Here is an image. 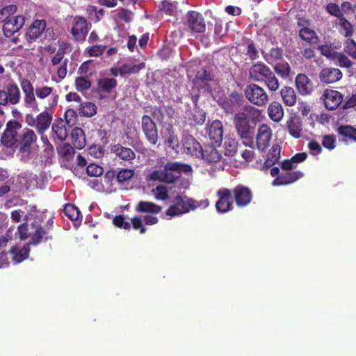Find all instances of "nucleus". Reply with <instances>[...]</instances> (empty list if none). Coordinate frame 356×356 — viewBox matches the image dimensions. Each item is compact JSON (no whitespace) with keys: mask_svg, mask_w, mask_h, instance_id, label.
Instances as JSON below:
<instances>
[{"mask_svg":"<svg viewBox=\"0 0 356 356\" xmlns=\"http://www.w3.org/2000/svg\"><path fill=\"white\" fill-rule=\"evenodd\" d=\"M245 102L243 95L241 92L233 91L229 96L221 103L222 108L227 112L236 113L234 118V124L236 130L242 140L245 139Z\"/></svg>","mask_w":356,"mask_h":356,"instance_id":"f257e3e1","label":"nucleus"},{"mask_svg":"<svg viewBox=\"0 0 356 356\" xmlns=\"http://www.w3.org/2000/svg\"><path fill=\"white\" fill-rule=\"evenodd\" d=\"M191 165L177 161L168 162L163 170H154L150 175L154 181H159L167 184H173L177 181L182 173L192 172Z\"/></svg>","mask_w":356,"mask_h":356,"instance_id":"f03ea898","label":"nucleus"},{"mask_svg":"<svg viewBox=\"0 0 356 356\" xmlns=\"http://www.w3.org/2000/svg\"><path fill=\"white\" fill-rule=\"evenodd\" d=\"M250 79L258 82H265L271 91H276L280 87V83L270 67L264 63L258 62L249 69Z\"/></svg>","mask_w":356,"mask_h":356,"instance_id":"7ed1b4c3","label":"nucleus"},{"mask_svg":"<svg viewBox=\"0 0 356 356\" xmlns=\"http://www.w3.org/2000/svg\"><path fill=\"white\" fill-rule=\"evenodd\" d=\"M200 206V204L197 201L186 195H177L174 197L173 204L166 210L165 214L171 217L180 216L191 210H194Z\"/></svg>","mask_w":356,"mask_h":356,"instance_id":"20e7f679","label":"nucleus"},{"mask_svg":"<svg viewBox=\"0 0 356 356\" xmlns=\"http://www.w3.org/2000/svg\"><path fill=\"white\" fill-rule=\"evenodd\" d=\"M22 128V124L16 120H9L6 123V127L1 135V144L10 148L17 147L19 143V136L17 131Z\"/></svg>","mask_w":356,"mask_h":356,"instance_id":"39448f33","label":"nucleus"},{"mask_svg":"<svg viewBox=\"0 0 356 356\" xmlns=\"http://www.w3.org/2000/svg\"><path fill=\"white\" fill-rule=\"evenodd\" d=\"M246 99L254 105L264 106L268 102V95L263 87L250 83L246 86Z\"/></svg>","mask_w":356,"mask_h":356,"instance_id":"423d86ee","label":"nucleus"},{"mask_svg":"<svg viewBox=\"0 0 356 356\" xmlns=\"http://www.w3.org/2000/svg\"><path fill=\"white\" fill-rule=\"evenodd\" d=\"M20 90L18 86L14 83H10L0 90V104L8 105V104L15 105L20 101Z\"/></svg>","mask_w":356,"mask_h":356,"instance_id":"0eeeda50","label":"nucleus"},{"mask_svg":"<svg viewBox=\"0 0 356 356\" xmlns=\"http://www.w3.org/2000/svg\"><path fill=\"white\" fill-rule=\"evenodd\" d=\"M141 128L147 140L152 145H156L159 140L158 129L150 116L145 115L142 117Z\"/></svg>","mask_w":356,"mask_h":356,"instance_id":"6e6552de","label":"nucleus"},{"mask_svg":"<svg viewBox=\"0 0 356 356\" xmlns=\"http://www.w3.org/2000/svg\"><path fill=\"white\" fill-rule=\"evenodd\" d=\"M186 25L193 33H202L206 30V24L202 15L195 10L186 13Z\"/></svg>","mask_w":356,"mask_h":356,"instance_id":"1a4fd4ad","label":"nucleus"},{"mask_svg":"<svg viewBox=\"0 0 356 356\" xmlns=\"http://www.w3.org/2000/svg\"><path fill=\"white\" fill-rule=\"evenodd\" d=\"M89 30L87 20L83 17L76 16L74 18L70 33L76 42H83Z\"/></svg>","mask_w":356,"mask_h":356,"instance_id":"9d476101","label":"nucleus"},{"mask_svg":"<svg viewBox=\"0 0 356 356\" xmlns=\"http://www.w3.org/2000/svg\"><path fill=\"white\" fill-rule=\"evenodd\" d=\"M281 149L282 147L279 144H273L266 155L265 161L261 163V159L259 161L257 160L255 168L261 170H266L271 168L280 160Z\"/></svg>","mask_w":356,"mask_h":356,"instance_id":"9b49d317","label":"nucleus"},{"mask_svg":"<svg viewBox=\"0 0 356 356\" xmlns=\"http://www.w3.org/2000/svg\"><path fill=\"white\" fill-rule=\"evenodd\" d=\"M321 99L327 110L334 111L341 104L343 95L337 90L327 88L324 90Z\"/></svg>","mask_w":356,"mask_h":356,"instance_id":"f8f14e48","label":"nucleus"},{"mask_svg":"<svg viewBox=\"0 0 356 356\" xmlns=\"http://www.w3.org/2000/svg\"><path fill=\"white\" fill-rule=\"evenodd\" d=\"M218 201L216 203V208L219 213H226L232 210V191L229 189L222 188L217 191Z\"/></svg>","mask_w":356,"mask_h":356,"instance_id":"ddd939ff","label":"nucleus"},{"mask_svg":"<svg viewBox=\"0 0 356 356\" xmlns=\"http://www.w3.org/2000/svg\"><path fill=\"white\" fill-rule=\"evenodd\" d=\"M182 148L184 153L196 158L202 154V147L191 134L186 135L182 139Z\"/></svg>","mask_w":356,"mask_h":356,"instance_id":"4468645a","label":"nucleus"},{"mask_svg":"<svg viewBox=\"0 0 356 356\" xmlns=\"http://www.w3.org/2000/svg\"><path fill=\"white\" fill-rule=\"evenodd\" d=\"M26 19L23 15H17L6 20L3 25V32L6 37H11L24 25Z\"/></svg>","mask_w":356,"mask_h":356,"instance_id":"2eb2a0df","label":"nucleus"},{"mask_svg":"<svg viewBox=\"0 0 356 356\" xmlns=\"http://www.w3.org/2000/svg\"><path fill=\"white\" fill-rule=\"evenodd\" d=\"M29 117H31L33 121V125L35 127L38 132L40 134H44L49 129L52 122V114L47 111H44L38 114L35 118H33L32 115H27V120Z\"/></svg>","mask_w":356,"mask_h":356,"instance_id":"dca6fc26","label":"nucleus"},{"mask_svg":"<svg viewBox=\"0 0 356 356\" xmlns=\"http://www.w3.org/2000/svg\"><path fill=\"white\" fill-rule=\"evenodd\" d=\"M110 151L116 159L124 161L131 162L136 158V153L133 149L124 147L120 143L111 145Z\"/></svg>","mask_w":356,"mask_h":356,"instance_id":"f3484780","label":"nucleus"},{"mask_svg":"<svg viewBox=\"0 0 356 356\" xmlns=\"http://www.w3.org/2000/svg\"><path fill=\"white\" fill-rule=\"evenodd\" d=\"M272 138V130L267 124L259 127L257 135V147L259 150L264 152L268 147Z\"/></svg>","mask_w":356,"mask_h":356,"instance_id":"a211bd4d","label":"nucleus"},{"mask_svg":"<svg viewBox=\"0 0 356 356\" xmlns=\"http://www.w3.org/2000/svg\"><path fill=\"white\" fill-rule=\"evenodd\" d=\"M52 239L53 236L49 234V232L42 225V218L39 216L32 241H29V242L33 245H37L43 241Z\"/></svg>","mask_w":356,"mask_h":356,"instance_id":"6ab92c4d","label":"nucleus"},{"mask_svg":"<svg viewBox=\"0 0 356 356\" xmlns=\"http://www.w3.org/2000/svg\"><path fill=\"white\" fill-rule=\"evenodd\" d=\"M303 173L300 171H284L281 172L280 175L277 177L273 181L274 186H284L292 184L301 177Z\"/></svg>","mask_w":356,"mask_h":356,"instance_id":"aec40b11","label":"nucleus"},{"mask_svg":"<svg viewBox=\"0 0 356 356\" xmlns=\"http://www.w3.org/2000/svg\"><path fill=\"white\" fill-rule=\"evenodd\" d=\"M342 72L338 68L325 67L319 74L321 82L330 84L339 81L342 78Z\"/></svg>","mask_w":356,"mask_h":356,"instance_id":"412c9836","label":"nucleus"},{"mask_svg":"<svg viewBox=\"0 0 356 356\" xmlns=\"http://www.w3.org/2000/svg\"><path fill=\"white\" fill-rule=\"evenodd\" d=\"M286 129L289 134L295 138H299L302 136V122L300 118L296 114L291 115L286 122Z\"/></svg>","mask_w":356,"mask_h":356,"instance_id":"4be33fe9","label":"nucleus"},{"mask_svg":"<svg viewBox=\"0 0 356 356\" xmlns=\"http://www.w3.org/2000/svg\"><path fill=\"white\" fill-rule=\"evenodd\" d=\"M298 92L302 95H309L313 91V83L309 77L304 74H298L295 80Z\"/></svg>","mask_w":356,"mask_h":356,"instance_id":"5701e85b","label":"nucleus"},{"mask_svg":"<svg viewBox=\"0 0 356 356\" xmlns=\"http://www.w3.org/2000/svg\"><path fill=\"white\" fill-rule=\"evenodd\" d=\"M208 135L213 143L220 144L223 138V125L221 121L214 120L210 125Z\"/></svg>","mask_w":356,"mask_h":356,"instance_id":"b1692460","label":"nucleus"},{"mask_svg":"<svg viewBox=\"0 0 356 356\" xmlns=\"http://www.w3.org/2000/svg\"><path fill=\"white\" fill-rule=\"evenodd\" d=\"M260 120V111L252 106H246V124L250 122L255 123L257 122H259ZM248 133L249 131L248 130V127H246V147L250 146V147H252L253 141L248 137Z\"/></svg>","mask_w":356,"mask_h":356,"instance_id":"393cba45","label":"nucleus"},{"mask_svg":"<svg viewBox=\"0 0 356 356\" xmlns=\"http://www.w3.org/2000/svg\"><path fill=\"white\" fill-rule=\"evenodd\" d=\"M38 216H36L31 223H23L20 225L17 228V232L19 237L21 240H26L30 238V241H32L33 233L36 228V225L38 220Z\"/></svg>","mask_w":356,"mask_h":356,"instance_id":"a878e982","label":"nucleus"},{"mask_svg":"<svg viewBox=\"0 0 356 356\" xmlns=\"http://www.w3.org/2000/svg\"><path fill=\"white\" fill-rule=\"evenodd\" d=\"M200 158L208 163H212L218 162L222 155L213 145H205L202 147V154H200Z\"/></svg>","mask_w":356,"mask_h":356,"instance_id":"bb28decb","label":"nucleus"},{"mask_svg":"<svg viewBox=\"0 0 356 356\" xmlns=\"http://www.w3.org/2000/svg\"><path fill=\"white\" fill-rule=\"evenodd\" d=\"M46 28V21L44 19H36L29 26L26 35L30 40L38 38ZM30 42L31 41H29Z\"/></svg>","mask_w":356,"mask_h":356,"instance_id":"cd10ccee","label":"nucleus"},{"mask_svg":"<svg viewBox=\"0 0 356 356\" xmlns=\"http://www.w3.org/2000/svg\"><path fill=\"white\" fill-rule=\"evenodd\" d=\"M337 131L346 143H356V128L348 124L339 125Z\"/></svg>","mask_w":356,"mask_h":356,"instance_id":"c85d7f7f","label":"nucleus"},{"mask_svg":"<svg viewBox=\"0 0 356 356\" xmlns=\"http://www.w3.org/2000/svg\"><path fill=\"white\" fill-rule=\"evenodd\" d=\"M51 131L54 134V139L60 142L64 141L67 137V131L64 121L61 118L55 120L51 125Z\"/></svg>","mask_w":356,"mask_h":356,"instance_id":"c756f323","label":"nucleus"},{"mask_svg":"<svg viewBox=\"0 0 356 356\" xmlns=\"http://www.w3.org/2000/svg\"><path fill=\"white\" fill-rule=\"evenodd\" d=\"M31 245L32 244L29 242L23 247L14 246L10 249V252L15 263H19L29 257Z\"/></svg>","mask_w":356,"mask_h":356,"instance_id":"7c9ffc66","label":"nucleus"},{"mask_svg":"<svg viewBox=\"0 0 356 356\" xmlns=\"http://www.w3.org/2000/svg\"><path fill=\"white\" fill-rule=\"evenodd\" d=\"M72 143L74 148L83 149L86 144L84 131L79 127H74L71 131Z\"/></svg>","mask_w":356,"mask_h":356,"instance_id":"2f4dec72","label":"nucleus"},{"mask_svg":"<svg viewBox=\"0 0 356 356\" xmlns=\"http://www.w3.org/2000/svg\"><path fill=\"white\" fill-rule=\"evenodd\" d=\"M268 115L273 121L280 122L284 117V109L282 104L278 102H271L268 107Z\"/></svg>","mask_w":356,"mask_h":356,"instance_id":"473e14b6","label":"nucleus"},{"mask_svg":"<svg viewBox=\"0 0 356 356\" xmlns=\"http://www.w3.org/2000/svg\"><path fill=\"white\" fill-rule=\"evenodd\" d=\"M135 210L139 213L157 214L161 211L162 207L152 202L140 201L136 205Z\"/></svg>","mask_w":356,"mask_h":356,"instance_id":"72a5a7b5","label":"nucleus"},{"mask_svg":"<svg viewBox=\"0 0 356 356\" xmlns=\"http://www.w3.org/2000/svg\"><path fill=\"white\" fill-rule=\"evenodd\" d=\"M72 45L69 42H62L58 44V49L56 54L51 58V64L57 65L60 63L64 58L65 54L72 51Z\"/></svg>","mask_w":356,"mask_h":356,"instance_id":"f704fd0d","label":"nucleus"},{"mask_svg":"<svg viewBox=\"0 0 356 356\" xmlns=\"http://www.w3.org/2000/svg\"><path fill=\"white\" fill-rule=\"evenodd\" d=\"M280 95L286 106H293L296 104L297 97L293 88L289 86L283 87L280 91Z\"/></svg>","mask_w":356,"mask_h":356,"instance_id":"c9c22d12","label":"nucleus"},{"mask_svg":"<svg viewBox=\"0 0 356 356\" xmlns=\"http://www.w3.org/2000/svg\"><path fill=\"white\" fill-rule=\"evenodd\" d=\"M135 174L134 170L133 169H122L119 172L116 170H110L106 173V177H116L117 181L120 183H122L127 180H129L134 177Z\"/></svg>","mask_w":356,"mask_h":356,"instance_id":"e433bc0d","label":"nucleus"},{"mask_svg":"<svg viewBox=\"0 0 356 356\" xmlns=\"http://www.w3.org/2000/svg\"><path fill=\"white\" fill-rule=\"evenodd\" d=\"M298 35L301 40L310 44H316L319 42V38L316 33L308 27L300 29Z\"/></svg>","mask_w":356,"mask_h":356,"instance_id":"4c0bfd02","label":"nucleus"},{"mask_svg":"<svg viewBox=\"0 0 356 356\" xmlns=\"http://www.w3.org/2000/svg\"><path fill=\"white\" fill-rule=\"evenodd\" d=\"M118 81L114 78H102L97 81V86L105 93H111L115 89Z\"/></svg>","mask_w":356,"mask_h":356,"instance_id":"58836bf2","label":"nucleus"},{"mask_svg":"<svg viewBox=\"0 0 356 356\" xmlns=\"http://www.w3.org/2000/svg\"><path fill=\"white\" fill-rule=\"evenodd\" d=\"M145 67V63L142 62L138 65L125 63L120 66V75L124 76L132 74H138L141 70Z\"/></svg>","mask_w":356,"mask_h":356,"instance_id":"ea45409f","label":"nucleus"},{"mask_svg":"<svg viewBox=\"0 0 356 356\" xmlns=\"http://www.w3.org/2000/svg\"><path fill=\"white\" fill-rule=\"evenodd\" d=\"M36 139L37 136L35 132L31 129H26L22 134L19 135L18 146L30 147L33 143L36 141Z\"/></svg>","mask_w":356,"mask_h":356,"instance_id":"a19ab883","label":"nucleus"},{"mask_svg":"<svg viewBox=\"0 0 356 356\" xmlns=\"http://www.w3.org/2000/svg\"><path fill=\"white\" fill-rule=\"evenodd\" d=\"M97 113V106L92 102H84L80 105L79 114L81 116L90 118Z\"/></svg>","mask_w":356,"mask_h":356,"instance_id":"79ce46f5","label":"nucleus"},{"mask_svg":"<svg viewBox=\"0 0 356 356\" xmlns=\"http://www.w3.org/2000/svg\"><path fill=\"white\" fill-rule=\"evenodd\" d=\"M275 72L282 79H286L290 76L291 68L286 61L277 63L274 66Z\"/></svg>","mask_w":356,"mask_h":356,"instance_id":"37998d69","label":"nucleus"},{"mask_svg":"<svg viewBox=\"0 0 356 356\" xmlns=\"http://www.w3.org/2000/svg\"><path fill=\"white\" fill-rule=\"evenodd\" d=\"M344 52H337L333 61L342 68L349 69L353 65V63L348 58Z\"/></svg>","mask_w":356,"mask_h":356,"instance_id":"c03bdc74","label":"nucleus"},{"mask_svg":"<svg viewBox=\"0 0 356 356\" xmlns=\"http://www.w3.org/2000/svg\"><path fill=\"white\" fill-rule=\"evenodd\" d=\"M63 212L72 221L79 220L80 216H81L79 209L72 204H66L64 207Z\"/></svg>","mask_w":356,"mask_h":356,"instance_id":"a18cd8bd","label":"nucleus"},{"mask_svg":"<svg viewBox=\"0 0 356 356\" xmlns=\"http://www.w3.org/2000/svg\"><path fill=\"white\" fill-rule=\"evenodd\" d=\"M35 95L34 92L24 94V102L26 107L31 108L34 112H38L39 111V105Z\"/></svg>","mask_w":356,"mask_h":356,"instance_id":"49530a36","label":"nucleus"},{"mask_svg":"<svg viewBox=\"0 0 356 356\" xmlns=\"http://www.w3.org/2000/svg\"><path fill=\"white\" fill-rule=\"evenodd\" d=\"M233 193L236 204L239 207L245 206V186L238 185Z\"/></svg>","mask_w":356,"mask_h":356,"instance_id":"de8ad7c7","label":"nucleus"},{"mask_svg":"<svg viewBox=\"0 0 356 356\" xmlns=\"http://www.w3.org/2000/svg\"><path fill=\"white\" fill-rule=\"evenodd\" d=\"M17 6L11 4L6 6L0 10V22H4L9 19L11 15L17 12Z\"/></svg>","mask_w":356,"mask_h":356,"instance_id":"09e8293b","label":"nucleus"},{"mask_svg":"<svg viewBox=\"0 0 356 356\" xmlns=\"http://www.w3.org/2000/svg\"><path fill=\"white\" fill-rule=\"evenodd\" d=\"M338 24L343 31V34L345 37L348 38L353 35L354 29L353 24L344 16L339 19Z\"/></svg>","mask_w":356,"mask_h":356,"instance_id":"8fccbe9b","label":"nucleus"},{"mask_svg":"<svg viewBox=\"0 0 356 356\" xmlns=\"http://www.w3.org/2000/svg\"><path fill=\"white\" fill-rule=\"evenodd\" d=\"M343 52L356 60V42L353 39H348L343 44Z\"/></svg>","mask_w":356,"mask_h":356,"instance_id":"3c124183","label":"nucleus"},{"mask_svg":"<svg viewBox=\"0 0 356 356\" xmlns=\"http://www.w3.org/2000/svg\"><path fill=\"white\" fill-rule=\"evenodd\" d=\"M196 79L200 81L204 86H208L209 82L213 80V75L211 72L203 69L199 71L196 74Z\"/></svg>","mask_w":356,"mask_h":356,"instance_id":"603ef678","label":"nucleus"},{"mask_svg":"<svg viewBox=\"0 0 356 356\" xmlns=\"http://www.w3.org/2000/svg\"><path fill=\"white\" fill-rule=\"evenodd\" d=\"M74 83L76 90L79 92L86 90L91 87V81L83 76L76 77Z\"/></svg>","mask_w":356,"mask_h":356,"instance_id":"864d4df0","label":"nucleus"},{"mask_svg":"<svg viewBox=\"0 0 356 356\" xmlns=\"http://www.w3.org/2000/svg\"><path fill=\"white\" fill-rule=\"evenodd\" d=\"M160 10L165 15L170 16L175 15L177 13L176 6L167 0H164L161 2Z\"/></svg>","mask_w":356,"mask_h":356,"instance_id":"5fc2aeb1","label":"nucleus"},{"mask_svg":"<svg viewBox=\"0 0 356 356\" xmlns=\"http://www.w3.org/2000/svg\"><path fill=\"white\" fill-rule=\"evenodd\" d=\"M154 197L158 200H166L168 199V191L165 186L160 185L152 190Z\"/></svg>","mask_w":356,"mask_h":356,"instance_id":"6e6d98bb","label":"nucleus"},{"mask_svg":"<svg viewBox=\"0 0 356 356\" xmlns=\"http://www.w3.org/2000/svg\"><path fill=\"white\" fill-rule=\"evenodd\" d=\"M326 11L332 16L337 17L339 19L343 17V13L339 6L335 3H329L326 6Z\"/></svg>","mask_w":356,"mask_h":356,"instance_id":"4d7b16f0","label":"nucleus"},{"mask_svg":"<svg viewBox=\"0 0 356 356\" xmlns=\"http://www.w3.org/2000/svg\"><path fill=\"white\" fill-rule=\"evenodd\" d=\"M321 54L325 57L333 60L337 51H334L331 45L323 44L318 47Z\"/></svg>","mask_w":356,"mask_h":356,"instance_id":"13d9d810","label":"nucleus"},{"mask_svg":"<svg viewBox=\"0 0 356 356\" xmlns=\"http://www.w3.org/2000/svg\"><path fill=\"white\" fill-rule=\"evenodd\" d=\"M54 88L49 86L38 87L35 89V96L41 99H45L53 93Z\"/></svg>","mask_w":356,"mask_h":356,"instance_id":"bf43d9fd","label":"nucleus"},{"mask_svg":"<svg viewBox=\"0 0 356 356\" xmlns=\"http://www.w3.org/2000/svg\"><path fill=\"white\" fill-rule=\"evenodd\" d=\"M58 154L66 159H69L74 156V150L70 144L64 143L58 149Z\"/></svg>","mask_w":356,"mask_h":356,"instance_id":"052dcab7","label":"nucleus"},{"mask_svg":"<svg viewBox=\"0 0 356 356\" xmlns=\"http://www.w3.org/2000/svg\"><path fill=\"white\" fill-rule=\"evenodd\" d=\"M104 172V169L95 163H90L86 168V173L90 177H97L101 176Z\"/></svg>","mask_w":356,"mask_h":356,"instance_id":"680f3d73","label":"nucleus"},{"mask_svg":"<svg viewBox=\"0 0 356 356\" xmlns=\"http://www.w3.org/2000/svg\"><path fill=\"white\" fill-rule=\"evenodd\" d=\"M64 117L65 120V124L69 127H72L75 124L76 121V111L73 108H69L65 111Z\"/></svg>","mask_w":356,"mask_h":356,"instance_id":"e2e57ef3","label":"nucleus"},{"mask_svg":"<svg viewBox=\"0 0 356 356\" xmlns=\"http://www.w3.org/2000/svg\"><path fill=\"white\" fill-rule=\"evenodd\" d=\"M283 56V50L280 47H274L270 50L269 59H266L268 63H271L274 60H280Z\"/></svg>","mask_w":356,"mask_h":356,"instance_id":"0e129e2a","label":"nucleus"},{"mask_svg":"<svg viewBox=\"0 0 356 356\" xmlns=\"http://www.w3.org/2000/svg\"><path fill=\"white\" fill-rule=\"evenodd\" d=\"M322 145L330 150L336 147V138L334 135H325L323 137Z\"/></svg>","mask_w":356,"mask_h":356,"instance_id":"69168bd1","label":"nucleus"},{"mask_svg":"<svg viewBox=\"0 0 356 356\" xmlns=\"http://www.w3.org/2000/svg\"><path fill=\"white\" fill-rule=\"evenodd\" d=\"M168 134L166 137L165 142L168 144L169 147L173 149L179 147V140L177 136L174 134L173 131L168 129Z\"/></svg>","mask_w":356,"mask_h":356,"instance_id":"338daca9","label":"nucleus"},{"mask_svg":"<svg viewBox=\"0 0 356 356\" xmlns=\"http://www.w3.org/2000/svg\"><path fill=\"white\" fill-rule=\"evenodd\" d=\"M105 45H93L87 49V53L90 56H99L106 50Z\"/></svg>","mask_w":356,"mask_h":356,"instance_id":"774afa93","label":"nucleus"}]
</instances>
